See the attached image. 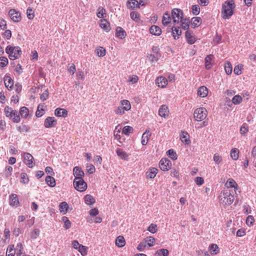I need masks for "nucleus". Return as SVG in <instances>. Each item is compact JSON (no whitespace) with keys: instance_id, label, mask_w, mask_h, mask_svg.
<instances>
[{"instance_id":"1","label":"nucleus","mask_w":256,"mask_h":256,"mask_svg":"<svg viewBox=\"0 0 256 256\" xmlns=\"http://www.w3.org/2000/svg\"><path fill=\"white\" fill-rule=\"evenodd\" d=\"M218 199L220 204L226 207L232 204L234 200V196L232 190L226 188L220 192Z\"/></svg>"},{"instance_id":"2","label":"nucleus","mask_w":256,"mask_h":256,"mask_svg":"<svg viewBox=\"0 0 256 256\" xmlns=\"http://www.w3.org/2000/svg\"><path fill=\"white\" fill-rule=\"evenodd\" d=\"M235 8L233 0L226 1L222 6V12L224 19H228L233 14V9Z\"/></svg>"},{"instance_id":"3","label":"nucleus","mask_w":256,"mask_h":256,"mask_svg":"<svg viewBox=\"0 0 256 256\" xmlns=\"http://www.w3.org/2000/svg\"><path fill=\"white\" fill-rule=\"evenodd\" d=\"M6 52L8 54L10 60L18 59L22 54V50L20 47H12L10 45L6 46Z\"/></svg>"},{"instance_id":"4","label":"nucleus","mask_w":256,"mask_h":256,"mask_svg":"<svg viewBox=\"0 0 256 256\" xmlns=\"http://www.w3.org/2000/svg\"><path fill=\"white\" fill-rule=\"evenodd\" d=\"M4 114L6 117L12 120L14 122L20 121V114L16 110H13L11 108L6 106L4 108Z\"/></svg>"},{"instance_id":"5","label":"nucleus","mask_w":256,"mask_h":256,"mask_svg":"<svg viewBox=\"0 0 256 256\" xmlns=\"http://www.w3.org/2000/svg\"><path fill=\"white\" fill-rule=\"evenodd\" d=\"M73 184L74 188L80 192H84L88 188L87 184L84 181V178H74L73 182Z\"/></svg>"},{"instance_id":"6","label":"nucleus","mask_w":256,"mask_h":256,"mask_svg":"<svg viewBox=\"0 0 256 256\" xmlns=\"http://www.w3.org/2000/svg\"><path fill=\"white\" fill-rule=\"evenodd\" d=\"M207 116V111L204 108H196L194 113V117L196 121H202Z\"/></svg>"},{"instance_id":"7","label":"nucleus","mask_w":256,"mask_h":256,"mask_svg":"<svg viewBox=\"0 0 256 256\" xmlns=\"http://www.w3.org/2000/svg\"><path fill=\"white\" fill-rule=\"evenodd\" d=\"M183 12L178 8H174L172 10V17L174 23H178L181 22L182 18Z\"/></svg>"},{"instance_id":"8","label":"nucleus","mask_w":256,"mask_h":256,"mask_svg":"<svg viewBox=\"0 0 256 256\" xmlns=\"http://www.w3.org/2000/svg\"><path fill=\"white\" fill-rule=\"evenodd\" d=\"M8 203L10 206L16 208L20 206L18 196L16 194H11L8 196Z\"/></svg>"},{"instance_id":"9","label":"nucleus","mask_w":256,"mask_h":256,"mask_svg":"<svg viewBox=\"0 0 256 256\" xmlns=\"http://www.w3.org/2000/svg\"><path fill=\"white\" fill-rule=\"evenodd\" d=\"M159 167L164 172L168 171L171 168L172 162L168 158H162L159 162Z\"/></svg>"},{"instance_id":"10","label":"nucleus","mask_w":256,"mask_h":256,"mask_svg":"<svg viewBox=\"0 0 256 256\" xmlns=\"http://www.w3.org/2000/svg\"><path fill=\"white\" fill-rule=\"evenodd\" d=\"M24 162L29 168H33L35 164L34 162V158L32 154L29 153H24Z\"/></svg>"},{"instance_id":"11","label":"nucleus","mask_w":256,"mask_h":256,"mask_svg":"<svg viewBox=\"0 0 256 256\" xmlns=\"http://www.w3.org/2000/svg\"><path fill=\"white\" fill-rule=\"evenodd\" d=\"M8 14L11 19L14 22H18L21 20V15L20 12H16L14 9H11Z\"/></svg>"},{"instance_id":"12","label":"nucleus","mask_w":256,"mask_h":256,"mask_svg":"<svg viewBox=\"0 0 256 256\" xmlns=\"http://www.w3.org/2000/svg\"><path fill=\"white\" fill-rule=\"evenodd\" d=\"M73 174L74 178L83 179L84 174L82 170L78 166H75L73 169Z\"/></svg>"},{"instance_id":"13","label":"nucleus","mask_w":256,"mask_h":256,"mask_svg":"<svg viewBox=\"0 0 256 256\" xmlns=\"http://www.w3.org/2000/svg\"><path fill=\"white\" fill-rule=\"evenodd\" d=\"M56 120L54 117H48L44 120V126L46 128H50L56 124Z\"/></svg>"},{"instance_id":"14","label":"nucleus","mask_w":256,"mask_h":256,"mask_svg":"<svg viewBox=\"0 0 256 256\" xmlns=\"http://www.w3.org/2000/svg\"><path fill=\"white\" fill-rule=\"evenodd\" d=\"M158 172V169L156 168L150 167L148 168V171L146 172V176L147 178H154L156 177Z\"/></svg>"},{"instance_id":"15","label":"nucleus","mask_w":256,"mask_h":256,"mask_svg":"<svg viewBox=\"0 0 256 256\" xmlns=\"http://www.w3.org/2000/svg\"><path fill=\"white\" fill-rule=\"evenodd\" d=\"M169 113L168 108L165 104L162 105L159 109L158 114L166 118L168 116Z\"/></svg>"},{"instance_id":"16","label":"nucleus","mask_w":256,"mask_h":256,"mask_svg":"<svg viewBox=\"0 0 256 256\" xmlns=\"http://www.w3.org/2000/svg\"><path fill=\"white\" fill-rule=\"evenodd\" d=\"M226 186H227V188H234L235 192H236L238 188V186L235 180L232 178H228L226 183Z\"/></svg>"},{"instance_id":"17","label":"nucleus","mask_w":256,"mask_h":256,"mask_svg":"<svg viewBox=\"0 0 256 256\" xmlns=\"http://www.w3.org/2000/svg\"><path fill=\"white\" fill-rule=\"evenodd\" d=\"M186 38L189 44H192L196 42V38L194 36L192 35V32L190 30H187L185 34Z\"/></svg>"},{"instance_id":"18","label":"nucleus","mask_w":256,"mask_h":256,"mask_svg":"<svg viewBox=\"0 0 256 256\" xmlns=\"http://www.w3.org/2000/svg\"><path fill=\"white\" fill-rule=\"evenodd\" d=\"M150 32L153 35L158 36L162 33V30L159 26L153 25L150 26Z\"/></svg>"},{"instance_id":"19","label":"nucleus","mask_w":256,"mask_h":256,"mask_svg":"<svg viewBox=\"0 0 256 256\" xmlns=\"http://www.w3.org/2000/svg\"><path fill=\"white\" fill-rule=\"evenodd\" d=\"M156 82L158 87L164 88L167 84V80L163 76L158 78Z\"/></svg>"},{"instance_id":"20","label":"nucleus","mask_w":256,"mask_h":256,"mask_svg":"<svg viewBox=\"0 0 256 256\" xmlns=\"http://www.w3.org/2000/svg\"><path fill=\"white\" fill-rule=\"evenodd\" d=\"M100 25V28L106 32L110 30V24L106 19L101 20Z\"/></svg>"},{"instance_id":"21","label":"nucleus","mask_w":256,"mask_h":256,"mask_svg":"<svg viewBox=\"0 0 256 256\" xmlns=\"http://www.w3.org/2000/svg\"><path fill=\"white\" fill-rule=\"evenodd\" d=\"M54 114L56 116H62L65 118L68 115V111L64 108H57L54 111Z\"/></svg>"},{"instance_id":"22","label":"nucleus","mask_w":256,"mask_h":256,"mask_svg":"<svg viewBox=\"0 0 256 256\" xmlns=\"http://www.w3.org/2000/svg\"><path fill=\"white\" fill-rule=\"evenodd\" d=\"M116 152L120 158L124 160H128V155L125 151L123 150L122 149L118 148L116 150Z\"/></svg>"},{"instance_id":"23","label":"nucleus","mask_w":256,"mask_h":256,"mask_svg":"<svg viewBox=\"0 0 256 256\" xmlns=\"http://www.w3.org/2000/svg\"><path fill=\"white\" fill-rule=\"evenodd\" d=\"M5 86L8 89L12 88L14 86V81L10 76H5L4 78Z\"/></svg>"},{"instance_id":"24","label":"nucleus","mask_w":256,"mask_h":256,"mask_svg":"<svg viewBox=\"0 0 256 256\" xmlns=\"http://www.w3.org/2000/svg\"><path fill=\"white\" fill-rule=\"evenodd\" d=\"M126 244V241L123 236H119L116 240V245L119 247L122 248Z\"/></svg>"},{"instance_id":"25","label":"nucleus","mask_w":256,"mask_h":256,"mask_svg":"<svg viewBox=\"0 0 256 256\" xmlns=\"http://www.w3.org/2000/svg\"><path fill=\"white\" fill-rule=\"evenodd\" d=\"M116 35L117 37L122 39L126 36V31L121 27L118 26L116 28Z\"/></svg>"},{"instance_id":"26","label":"nucleus","mask_w":256,"mask_h":256,"mask_svg":"<svg viewBox=\"0 0 256 256\" xmlns=\"http://www.w3.org/2000/svg\"><path fill=\"white\" fill-rule=\"evenodd\" d=\"M155 242L156 239L152 236H148L144 240V242L146 244V246H148L150 247L152 246Z\"/></svg>"},{"instance_id":"27","label":"nucleus","mask_w":256,"mask_h":256,"mask_svg":"<svg viewBox=\"0 0 256 256\" xmlns=\"http://www.w3.org/2000/svg\"><path fill=\"white\" fill-rule=\"evenodd\" d=\"M209 250L212 254H216L219 253L220 249L216 244H212L208 247Z\"/></svg>"},{"instance_id":"28","label":"nucleus","mask_w":256,"mask_h":256,"mask_svg":"<svg viewBox=\"0 0 256 256\" xmlns=\"http://www.w3.org/2000/svg\"><path fill=\"white\" fill-rule=\"evenodd\" d=\"M208 94V90L206 87L204 86H200L198 90V96H200V97L204 98L207 96Z\"/></svg>"},{"instance_id":"29","label":"nucleus","mask_w":256,"mask_h":256,"mask_svg":"<svg viewBox=\"0 0 256 256\" xmlns=\"http://www.w3.org/2000/svg\"><path fill=\"white\" fill-rule=\"evenodd\" d=\"M85 203L88 205H92L95 203L94 198L90 194H86L84 197Z\"/></svg>"},{"instance_id":"30","label":"nucleus","mask_w":256,"mask_h":256,"mask_svg":"<svg viewBox=\"0 0 256 256\" xmlns=\"http://www.w3.org/2000/svg\"><path fill=\"white\" fill-rule=\"evenodd\" d=\"M202 22V19L200 17H194L191 20L192 27L194 28L200 26Z\"/></svg>"},{"instance_id":"31","label":"nucleus","mask_w":256,"mask_h":256,"mask_svg":"<svg viewBox=\"0 0 256 256\" xmlns=\"http://www.w3.org/2000/svg\"><path fill=\"white\" fill-rule=\"evenodd\" d=\"M15 250L17 256H23L24 248L22 243L19 242L17 244Z\"/></svg>"},{"instance_id":"32","label":"nucleus","mask_w":256,"mask_h":256,"mask_svg":"<svg viewBox=\"0 0 256 256\" xmlns=\"http://www.w3.org/2000/svg\"><path fill=\"white\" fill-rule=\"evenodd\" d=\"M68 206L67 202H63L60 204L59 210L61 212L65 214L67 212L68 210Z\"/></svg>"},{"instance_id":"33","label":"nucleus","mask_w":256,"mask_h":256,"mask_svg":"<svg viewBox=\"0 0 256 256\" xmlns=\"http://www.w3.org/2000/svg\"><path fill=\"white\" fill-rule=\"evenodd\" d=\"M150 136V131L146 130V132L143 134L142 137V144H147L148 142V138Z\"/></svg>"},{"instance_id":"34","label":"nucleus","mask_w":256,"mask_h":256,"mask_svg":"<svg viewBox=\"0 0 256 256\" xmlns=\"http://www.w3.org/2000/svg\"><path fill=\"white\" fill-rule=\"evenodd\" d=\"M180 28L179 26L174 28V29L172 28V34L175 40L178 39L179 36L181 35L182 32L180 30Z\"/></svg>"},{"instance_id":"35","label":"nucleus","mask_w":256,"mask_h":256,"mask_svg":"<svg viewBox=\"0 0 256 256\" xmlns=\"http://www.w3.org/2000/svg\"><path fill=\"white\" fill-rule=\"evenodd\" d=\"M46 183L51 187H54L56 186V180L54 178L51 176H47L46 178Z\"/></svg>"},{"instance_id":"36","label":"nucleus","mask_w":256,"mask_h":256,"mask_svg":"<svg viewBox=\"0 0 256 256\" xmlns=\"http://www.w3.org/2000/svg\"><path fill=\"white\" fill-rule=\"evenodd\" d=\"M171 18L170 16V14L168 12H166L164 13L163 18H162V24L166 26L168 25L170 22Z\"/></svg>"},{"instance_id":"37","label":"nucleus","mask_w":256,"mask_h":256,"mask_svg":"<svg viewBox=\"0 0 256 256\" xmlns=\"http://www.w3.org/2000/svg\"><path fill=\"white\" fill-rule=\"evenodd\" d=\"M16 250L14 245H10L6 252V256H14Z\"/></svg>"},{"instance_id":"38","label":"nucleus","mask_w":256,"mask_h":256,"mask_svg":"<svg viewBox=\"0 0 256 256\" xmlns=\"http://www.w3.org/2000/svg\"><path fill=\"white\" fill-rule=\"evenodd\" d=\"M230 156L234 160H236L238 158L239 150L237 148H232L230 151Z\"/></svg>"},{"instance_id":"39","label":"nucleus","mask_w":256,"mask_h":256,"mask_svg":"<svg viewBox=\"0 0 256 256\" xmlns=\"http://www.w3.org/2000/svg\"><path fill=\"white\" fill-rule=\"evenodd\" d=\"M28 113L29 110L26 107L23 106L20 108V114L21 115L22 117L26 118L28 116Z\"/></svg>"},{"instance_id":"40","label":"nucleus","mask_w":256,"mask_h":256,"mask_svg":"<svg viewBox=\"0 0 256 256\" xmlns=\"http://www.w3.org/2000/svg\"><path fill=\"white\" fill-rule=\"evenodd\" d=\"M213 57L212 54H210L207 56L205 58V64H206V68L208 70L211 68V62L210 61L212 60V58Z\"/></svg>"},{"instance_id":"41","label":"nucleus","mask_w":256,"mask_h":256,"mask_svg":"<svg viewBox=\"0 0 256 256\" xmlns=\"http://www.w3.org/2000/svg\"><path fill=\"white\" fill-rule=\"evenodd\" d=\"M43 107H44V105L41 104H40L38 106L37 110L36 112V116L37 117L40 118V117L42 116L44 114V110L43 108Z\"/></svg>"},{"instance_id":"42","label":"nucleus","mask_w":256,"mask_h":256,"mask_svg":"<svg viewBox=\"0 0 256 256\" xmlns=\"http://www.w3.org/2000/svg\"><path fill=\"white\" fill-rule=\"evenodd\" d=\"M189 134L186 132H182L180 136V140L182 142H185L186 144H188Z\"/></svg>"},{"instance_id":"43","label":"nucleus","mask_w":256,"mask_h":256,"mask_svg":"<svg viewBox=\"0 0 256 256\" xmlns=\"http://www.w3.org/2000/svg\"><path fill=\"white\" fill-rule=\"evenodd\" d=\"M166 154L172 160L177 159V154L172 149L168 150L166 152Z\"/></svg>"},{"instance_id":"44","label":"nucleus","mask_w":256,"mask_h":256,"mask_svg":"<svg viewBox=\"0 0 256 256\" xmlns=\"http://www.w3.org/2000/svg\"><path fill=\"white\" fill-rule=\"evenodd\" d=\"M232 64L230 62H226L224 64V70H225L226 72L228 74H231L232 72Z\"/></svg>"},{"instance_id":"45","label":"nucleus","mask_w":256,"mask_h":256,"mask_svg":"<svg viewBox=\"0 0 256 256\" xmlns=\"http://www.w3.org/2000/svg\"><path fill=\"white\" fill-rule=\"evenodd\" d=\"M106 10L104 8L100 7L98 9L96 16L100 18H102L104 17V15H106Z\"/></svg>"},{"instance_id":"46","label":"nucleus","mask_w":256,"mask_h":256,"mask_svg":"<svg viewBox=\"0 0 256 256\" xmlns=\"http://www.w3.org/2000/svg\"><path fill=\"white\" fill-rule=\"evenodd\" d=\"M106 50L101 46H100L96 50V52L99 57H103L106 54Z\"/></svg>"},{"instance_id":"47","label":"nucleus","mask_w":256,"mask_h":256,"mask_svg":"<svg viewBox=\"0 0 256 256\" xmlns=\"http://www.w3.org/2000/svg\"><path fill=\"white\" fill-rule=\"evenodd\" d=\"M133 130L134 129L132 127L128 126H125L122 129V134H124L126 135H128L133 132Z\"/></svg>"},{"instance_id":"48","label":"nucleus","mask_w":256,"mask_h":256,"mask_svg":"<svg viewBox=\"0 0 256 256\" xmlns=\"http://www.w3.org/2000/svg\"><path fill=\"white\" fill-rule=\"evenodd\" d=\"M96 171L95 167L92 164H88L86 166V172L88 174H92Z\"/></svg>"},{"instance_id":"49","label":"nucleus","mask_w":256,"mask_h":256,"mask_svg":"<svg viewBox=\"0 0 256 256\" xmlns=\"http://www.w3.org/2000/svg\"><path fill=\"white\" fill-rule=\"evenodd\" d=\"M62 220L64 224V227L66 229H68L71 227V222L66 216H63L62 218Z\"/></svg>"},{"instance_id":"50","label":"nucleus","mask_w":256,"mask_h":256,"mask_svg":"<svg viewBox=\"0 0 256 256\" xmlns=\"http://www.w3.org/2000/svg\"><path fill=\"white\" fill-rule=\"evenodd\" d=\"M232 102L234 104H238L242 102V98L240 95H236L233 97Z\"/></svg>"},{"instance_id":"51","label":"nucleus","mask_w":256,"mask_h":256,"mask_svg":"<svg viewBox=\"0 0 256 256\" xmlns=\"http://www.w3.org/2000/svg\"><path fill=\"white\" fill-rule=\"evenodd\" d=\"M28 182V174L25 172H22L20 174V182L26 184Z\"/></svg>"},{"instance_id":"52","label":"nucleus","mask_w":256,"mask_h":256,"mask_svg":"<svg viewBox=\"0 0 256 256\" xmlns=\"http://www.w3.org/2000/svg\"><path fill=\"white\" fill-rule=\"evenodd\" d=\"M127 4L128 6L132 10L136 7H138V2L136 0H130V1H128Z\"/></svg>"},{"instance_id":"53","label":"nucleus","mask_w":256,"mask_h":256,"mask_svg":"<svg viewBox=\"0 0 256 256\" xmlns=\"http://www.w3.org/2000/svg\"><path fill=\"white\" fill-rule=\"evenodd\" d=\"M88 248L86 246L81 245L79 249L78 252L81 254L82 256H86L88 254Z\"/></svg>"},{"instance_id":"54","label":"nucleus","mask_w":256,"mask_h":256,"mask_svg":"<svg viewBox=\"0 0 256 256\" xmlns=\"http://www.w3.org/2000/svg\"><path fill=\"white\" fill-rule=\"evenodd\" d=\"M148 230L152 234L156 233L158 231L157 225L154 224H151L148 227Z\"/></svg>"},{"instance_id":"55","label":"nucleus","mask_w":256,"mask_h":256,"mask_svg":"<svg viewBox=\"0 0 256 256\" xmlns=\"http://www.w3.org/2000/svg\"><path fill=\"white\" fill-rule=\"evenodd\" d=\"M181 22V28L184 30H188L190 26V20L186 18L184 21L182 20Z\"/></svg>"},{"instance_id":"56","label":"nucleus","mask_w":256,"mask_h":256,"mask_svg":"<svg viewBox=\"0 0 256 256\" xmlns=\"http://www.w3.org/2000/svg\"><path fill=\"white\" fill-rule=\"evenodd\" d=\"M122 106L124 107L126 110H128L131 108L130 104L128 100H122Z\"/></svg>"},{"instance_id":"57","label":"nucleus","mask_w":256,"mask_h":256,"mask_svg":"<svg viewBox=\"0 0 256 256\" xmlns=\"http://www.w3.org/2000/svg\"><path fill=\"white\" fill-rule=\"evenodd\" d=\"M8 64V60L6 57H0V67L2 68Z\"/></svg>"},{"instance_id":"58","label":"nucleus","mask_w":256,"mask_h":256,"mask_svg":"<svg viewBox=\"0 0 256 256\" xmlns=\"http://www.w3.org/2000/svg\"><path fill=\"white\" fill-rule=\"evenodd\" d=\"M254 222V218L252 216H248L246 219V224L248 226H251L253 225Z\"/></svg>"},{"instance_id":"59","label":"nucleus","mask_w":256,"mask_h":256,"mask_svg":"<svg viewBox=\"0 0 256 256\" xmlns=\"http://www.w3.org/2000/svg\"><path fill=\"white\" fill-rule=\"evenodd\" d=\"M40 233V230L38 228H34L30 234L31 238L32 239H36L39 236Z\"/></svg>"},{"instance_id":"60","label":"nucleus","mask_w":256,"mask_h":256,"mask_svg":"<svg viewBox=\"0 0 256 256\" xmlns=\"http://www.w3.org/2000/svg\"><path fill=\"white\" fill-rule=\"evenodd\" d=\"M156 254L158 255H162L163 256H168L169 254V252L166 249L162 248L157 250Z\"/></svg>"},{"instance_id":"61","label":"nucleus","mask_w":256,"mask_h":256,"mask_svg":"<svg viewBox=\"0 0 256 256\" xmlns=\"http://www.w3.org/2000/svg\"><path fill=\"white\" fill-rule=\"evenodd\" d=\"M192 12L194 15H198L200 12V6L198 4H195L192 6Z\"/></svg>"},{"instance_id":"62","label":"nucleus","mask_w":256,"mask_h":256,"mask_svg":"<svg viewBox=\"0 0 256 256\" xmlns=\"http://www.w3.org/2000/svg\"><path fill=\"white\" fill-rule=\"evenodd\" d=\"M130 16L133 20L138 22L139 18V14L136 12H132L130 13Z\"/></svg>"},{"instance_id":"63","label":"nucleus","mask_w":256,"mask_h":256,"mask_svg":"<svg viewBox=\"0 0 256 256\" xmlns=\"http://www.w3.org/2000/svg\"><path fill=\"white\" fill-rule=\"evenodd\" d=\"M98 214L99 211L96 208H92L89 211V214L91 216H96Z\"/></svg>"},{"instance_id":"64","label":"nucleus","mask_w":256,"mask_h":256,"mask_svg":"<svg viewBox=\"0 0 256 256\" xmlns=\"http://www.w3.org/2000/svg\"><path fill=\"white\" fill-rule=\"evenodd\" d=\"M194 182L198 186H201L204 183V180L202 177L197 176L194 178Z\"/></svg>"}]
</instances>
